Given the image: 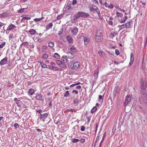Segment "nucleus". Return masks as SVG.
<instances>
[{
    "instance_id": "6ab92c4d",
    "label": "nucleus",
    "mask_w": 147,
    "mask_h": 147,
    "mask_svg": "<svg viewBox=\"0 0 147 147\" xmlns=\"http://www.w3.org/2000/svg\"><path fill=\"white\" fill-rule=\"evenodd\" d=\"M104 5L106 7H108L109 8L112 9L113 7V5L111 3L109 5L107 2H105L104 3Z\"/></svg>"
},
{
    "instance_id": "69168bd1",
    "label": "nucleus",
    "mask_w": 147,
    "mask_h": 147,
    "mask_svg": "<svg viewBox=\"0 0 147 147\" xmlns=\"http://www.w3.org/2000/svg\"><path fill=\"white\" fill-rule=\"evenodd\" d=\"M74 110L73 109H68L67 110V112L71 111L73 112L74 111Z\"/></svg>"
},
{
    "instance_id": "9b49d317",
    "label": "nucleus",
    "mask_w": 147,
    "mask_h": 147,
    "mask_svg": "<svg viewBox=\"0 0 147 147\" xmlns=\"http://www.w3.org/2000/svg\"><path fill=\"white\" fill-rule=\"evenodd\" d=\"M11 15V13H7V12L3 13L0 14V18H3L10 16Z\"/></svg>"
},
{
    "instance_id": "b1692460",
    "label": "nucleus",
    "mask_w": 147,
    "mask_h": 147,
    "mask_svg": "<svg viewBox=\"0 0 147 147\" xmlns=\"http://www.w3.org/2000/svg\"><path fill=\"white\" fill-rule=\"evenodd\" d=\"M53 24L52 23H49V24L47 25L46 26V30H49V29L51 28V27L53 26Z\"/></svg>"
},
{
    "instance_id": "473e14b6",
    "label": "nucleus",
    "mask_w": 147,
    "mask_h": 147,
    "mask_svg": "<svg viewBox=\"0 0 147 147\" xmlns=\"http://www.w3.org/2000/svg\"><path fill=\"white\" fill-rule=\"evenodd\" d=\"M66 8L68 10H70L72 9L73 8L71 6L70 4H67Z\"/></svg>"
},
{
    "instance_id": "3c124183",
    "label": "nucleus",
    "mask_w": 147,
    "mask_h": 147,
    "mask_svg": "<svg viewBox=\"0 0 147 147\" xmlns=\"http://www.w3.org/2000/svg\"><path fill=\"white\" fill-rule=\"evenodd\" d=\"M5 42H3L0 45V48H3V46L5 45Z\"/></svg>"
},
{
    "instance_id": "a878e982",
    "label": "nucleus",
    "mask_w": 147,
    "mask_h": 147,
    "mask_svg": "<svg viewBox=\"0 0 147 147\" xmlns=\"http://www.w3.org/2000/svg\"><path fill=\"white\" fill-rule=\"evenodd\" d=\"M127 19V16H125L123 19L121 20L120 22L121 23H123L125 22L126 20Z\"/></svg>"
},
{
    "instance_id": "603ef678",
    "label": "nucleus",
    "mask_w": 147,
    "mask_h": 147,
    "mask_svg": "<svg viewBox=\"0 0 147 147\" xmlns=\"http://www.w3.org/2000/svg\"><path fill=\"white\" fill-rule=\"evenodd\" d=\"M22 45H24L25 46H27L28 45V43L27 42H23L22 43Z\"/></svg>"
},
{
    "instance_id": "72a5a7b5",
    "label": "nucleus",
    "mask_w": 147,
    "mask_h": 147,
    "mask_svg": "<svg viewBox=\"0 0 147 147\" xmlns=\"http://www.w3.org/2000/svg\"><path fill=\"white\" fill-rule=\"evenodd\" d=\"M98 53L100 56L101 57H103V55L105 54L103 52V51L101 50L99 51Z\"/></svg>"
},
{
    "instance_id": "de8ad7c7",
    "label": "nucleus",
    "mask_w": 147,
    "mask_h": 147,
    "mask_svg": "<svg viewBox=\"0 0 147 147\" xmlns=\"http://www.w3.org/2000/svg\"><path fill=\"white\" fill-rule=\"evenodd\" d=\"M79 141V140L77 139L74 138L72 139V141L74 143H75Z\"/></svg>"
},
{
    "instance_id": "423d86ee",
    "label": "nucleus",
    "mask_w": 147,
    "mask_h": 147,
    "mask_svg": "<svg viewBox=\"0 0 147 147\" xmlns=\"http://www.w3.org/2000/svg\"><path fill=\"white\" fill-rule=\"evenodd\" d=\"M120 88L119 86H117L115 87L113 91V94H114V97H115L117 94L119 93L120 90Z\"/></svg>"
},
{
    "instance_id": "f03ea898",
    "label": "nucleus",
    "mask_w": 147,
    "mask_h": 147,
    "mask_svg": "<svg viewBox=\"0 0 147 147\" xmlns=\"http://www.w3.org/2000/svg\"><path fill=\"white\" fill-rule=\"evenodd\" d=\"M102 34L101 32L98 33V32H96L95 36V40L96 41L99 42L101 41L102 38Z\"/></svg>"
},
{
    "instance_id": "1a4fd4ad",
    "label": "nucleus",
    "mask_w": 147,
    "mask_h": 147,
    "mask_svg": "<svg viewBox=\"0 0 147 147\" xmlns=\"http://www.w3.org/2000/svg\"><path fill=\"white\" fill-rule=\"evenodd\" d=\"M80 66V63L78 62H76L74 63L73 65V67L71 69H78Z\"/></svg>"
},
{
    "instance_id": "a18cd8bd",
    "label": "nucleus",
    "mask_w": 147,
    "mask_h": 147,
    "mask_svg": "<svg viewBox=\"0 0 147 147\" xmlns=\"http://www.w3.org/2000/svg\"><path fill=\"white\" fill-rule=\"evenodd\" d=\"M26 8H21L18 11L19 13H22L25 11V10L26 9Z\"/></svg>"
},
{
    "instance_id": "c03bdc74",
    "label": "nucleus",
    "mask_w": 147,
    "mask_h": 147,
    "mask_svg": "<svg viewBox=\"0 0 147 147\" xmlns=\"http://www.w3.org/2000/svg\"><path fill=\"white\" fill-rule=\"evenodd\" d=\"M134 55L133 53H131L130 55V61H134Z\"/></svg>"
},
{
    "instance_id": "c85d7f7f",
    "label": "nucleus",
    "mask_w": 147,
    "mask_h": 147,
    "mask_svg": "<svg viewBox=\"0 0 147 147\" xmlns=\"http://www.w3.org/2000/svg\"><path fill=\"white\" fill-rule=\"evenodd\" d=\"M38 63H40L41 65L42 68H47V66L45 63H42V62L38 61Z\"/></svg>"
},
{
    "instance_id": "79ce46f5",
    "label": "nucleus",
    "mask_w": 147,
    "mask_h": 147,
    "mask_svg": "<svg viewBox=\"0 0 147 147\" xmlns=\"http://www.w3.org/2000/svg\"><path fill=\"white\" fill-rule=\"evenodd\" d=\"M49 46L51 47H53L54 46V43L52 42H50L49 43Z\"/></svg>"
},
{
    "instance_id": "4d7b16f0",
    "label": "nucleus",
    "mask_w": 147,
    "mask_h": 147,
    "mask_svg": "<svg viewBox=\"0 0 147 147\" xmlns=\"http://www.w3.org/2000/svg\"><path fill=\"white\" fill-rule=\"evenodd\" d=\"M13 126L16 129H17L18 127V123H15L14 124Z\"/></svg>"
},
{
    "instance_id": "4be33fe9",
    "label": "nucleus",
    "mask_w": 147,
    "mask_h": 147,
    "mask_svg": "<svg viewBox=\"0 0 147 147\" xmlns=\"http://www.w3.org/2000/svg\"><path fill=\"white\" fill-rule=\"evenodd\" d=\"M29 32H30V33L31 35H34L35 34H38V33H37L35 30L33 29H30L29 31Z\"/></svg>"
},
{
    "instance_id": "5fc2aeb1",
    "label": "nucleus",
    "mask_w": 147,
    "mask_h": 147,
    "mask_svg": "<svg viewBox=\"0 0 147 147\" xmlns=\"http://www.w3.org/2000/svg\"><path fill=\"white\" fill-rule=\"evenodd\" d=\"M104 98V96H102L101 95H100L99 96V99L100 100H101L102 101H103V100Z\"/></svg>"
},
{
    "instance_id": "09e8293b",
    "label": "nucleus",
    "mask_w": 147,
    "mask_h": 147,
    "mask_svg": "<svg viewBox=\"0 0 147 147\" xmlns=\"http://www.w3.org/2000/svg\"><path fill=\"white\" fill-rule=\"evenodd\" d=\"M47 48V46H43L42 47V52H45L46 51H45V50Z\"/></svg>"
},
{
    "instance_id": "bf43d9fd",
    "label": "nucleus",
    "mask_w": 147,
    "mask_h": 147,
    "mask_svg": "<svg viewBox=\"0 0 147 147\" xmlns=\"http://www.w3.org/2000/svg\"><path fill=\"white\" fill-rule=\"evenodd\" d=\"M85 127L84 126H82L81 128V130L82 131H84L85 130Z\"/></svg>"
},
{
    "instance_id": "4468645a",
    "label": "nucleus",
    "mask_w": 147,
    "mask_h": 147,
    "mask_svg": "<svg viewBox=\"0 0 147 147\" xmlns=\"http://www.w3.org/2000/svg\"><path fill=\"white\" fill-rule=\"evenodd\" d=\"M16 28V26L11 23L7 27V30L11 31Z\"/></svg>"
},
{
    "instance_id": "a19ab883",
    "label": "nucleus",
    "mask_w": 147,
    "mask_h": 147,
    "mask_svg": "<svg viewBox=\"0 0 147 147\" xmlns=\"http://www.w3.org/2000/svg\"><path fill=\"white\" fill-rule=\"evenodd\" d=\"M48 57V54H43L42 55V57L44 59H47Z\"/></svg>"
},
{
    "instance_id": "0e129e2a",
    "label": "nucleus",
    "mask_w": 147,
    "mask_h": 147,
    "mask_svg": "<svg viewBox=\"0 0 147 147\" xmlns=\"http://www.w3.org/2000/svg\"><path fill=\"white\" fill-rule=\"evenodd\" d=\"M72 92H74L75 94H78V92L76 90H73Z\"/></svg>"
},
{
    "instance_id": "412c9836",
    "label": "nucleus",
    "mask_w": 147,
    "mask_h": 147,
    "mask_svg": "<svg viewBox=\"0 0 147 147\" xmlns=\"http://www.w3.org/2000/svg\"><path fill=\"white\" fill-rule=\"evenodd\" d=\"M94 8H93L92 6L90 7H89L90 11L93 12L95 11L96 13H97L99 11L98 9H95Z\"/></svg>"
},
{
    "instance_id": "5701e85b",
    "label": "nucleus",
    "mask_w": 147,
    "mask_h": 147,
    "mask_svg": "<svg viewBox=\"0 0 147 147\" xmlns=\"http://www.w3.org/2000/svg\"><path fill=\"white\" fill-rule=\"evenodd\" d=\"M119 27V30H121L122 29H123L125 28H126V24H122L121 25H119L118 26Z\"/></svg>"
},
{
    "instance_id": "f3484780",
    "label": "nucleus",
    "mask_w": 147,
    "mask_h": 147,
    "mask_svg": "<svg viewBox=\"0 0 147 147\" xmlns=\"http://www.w3.org/2000/svg\"><path fill=\"white\" fill-rule=\"evenodd\" d=\"M73 103L75 105L77 106L79 103V101L78 98H75L73 100Z\"/></svg>"
},
{
    "instance_id": "052dcab7",
    "label": "nucleus",
    "mask_w": 147,
    "mask_h": 147,
    "mask_svg": "<svg viewBox=\"0 0 147 147\" xmlns=\"http://www.w3.org/2000/svg\"><path fill=\"white\" fill-rule=\"evenodd\" d=\"M77 3V1L76 0H73L72 2L73 5L76 4Z\"/></svg>"
},
{
    "instance_id": "a211bd4d",
    "label": "nucleus",
    "mask_w": 147,
    "mask_h": 147,
    "mask_svg": "<svg viewBox=\"0 0 147 147\" xmlns=\"http://www.w3.org/2000/svg\"><path fill=\"white\" fill-rule=\"evenodd\" d=\"M67 39L69 43H73V39L71 36H68L67 37Z\"/></svg>"
},
{
    "instance_id": "e2e57ef3",
    "label": "nucleus",
    "mask_w": 147,
    "mask_h": 147,
    "mask_svg": "<svg viewBox=\"0 0 147 147\" xmlns=\"http://www.w3.org/2000/svg\"><path fill=\"white\" fill-rule=\"evenodd\" d=\"M36 112H38L39 113V114L40 115V114H42L41 113V112L42 111V110L41 109H40L39 110H36Z\"/></svg>"
},
{
    "instance_id": "9d476101",
    "label": "nucleus",
    "mask_w": 147,
    "mask_h": 147,
    "mask_svg": "<svg viewBox=\"0 0 147 147\" xmlns=\"http://www.w3.org/2000/svg\"><path fill=\"white\" fill-rule=\"evenodd\" d=\"M7 61V57H5L0 62V65L1 66L2 65L6 64Z\"/></svg>"
},
{
    "instance_id": "6e6552de",
    "label": "nucleus",
    "mask_w": 147,
    "mask_h": 147,
    "mask_svg": "<svg viewBox=\"0 0 147 147\" xmlns=\"http://www.w3.org/2000/svg\"><path fill=\"white\" fill-rule=\"evenodd\" d=\"M35 98L37 100H44L45 97L44 96L41 94H38L36 95Z\"/></svg>"
},
{
    "instance_id": "49530a36",
    "label": "nucleus",
    "mask_w": 147,
    "mask_h": 147,
    "mask_svg": "<svg viewBox=\"0 0 147 147\" xmlns=\"http://www.w3.org/2000/svg\"><path fill=\"white\" fill-rule=\"evenodd\" d=\"M117 34V32L116 31L113 32H111V35L113 37L115 36Z\"/></svg>"
},
{
    "instance_id": "680f3d73",
    "label": "nucleus",
    "mask_w": 147,
    "mask_h": 147,
    "mask_svg": "<svg viewBox=\"0 0 147 147\" xmlns=\"http://www.w3.org/2000/svg\"><path fill=\"white\" fill-rule=\"evenodd\" d=\"M108 24H109V25H111V26H112L113 25V22L111 21H108Z\"/></svg>"
},
{
    "instance_id": "dca6fc26",
    "label": "nucleus",
    "mask_w": 147,
    "mask_h": 147,
    "mask_svg": "<svg viewBox=\"0 0 147 147\" xmlns=\"http://www.w3.org/2000/svg\"><path fill=\"white\" fill-rule=\"evenodd\" d=\"M131 99L130 97L128 96H126V100L124 103V105L126 106L131 101Z\"/></svg>"
},
{
    "instance_id": "7ed1b4c3",
    "label": "nucleus",
    "mask_w": 147,
    "mask_h": 147,
    "mask_svg": "<svg viewBox=\"0 0 147 147\" xmlns=\"http://www.w3.org/2000/svg\"><path fill=\"white\" fill-rule=\"evenodd\" d=\"M73 19L71 20L72 23H75L77 21V20L80 17L79 12H78L76 14L72 16Z\"/></svg>"
},
{
    "instance_id": "2f4dec72",
    "label": "nucleus",
    "mask_w": 147,
    "mask_h": 147,
    "mask_svg": "<svg viewBox=\"0 0 147 147\" xmlns=\"http://www.w3.org/2000/svg\"><path fill=\"white\" fill-rule=\"evenodd\" d=\"M116 14L118 17H121L123 16V15L121 13L117 11L116 12Z\"/></svg>"
},
{
    "instance_id": "864d4df0",
    "label": "nucleus",
    "mask_w": 147,
    "mask_h": 147,
    "mask_svg": "<svg viewBox=\"0 0 147 147\" xmlns=\"http://www.w3.org/2000/svg\"><path fill=\"white\" fill-rule=\"evenodd\" d=\"M97 13L98 14V16L100 18V19L101 20H102V19L101 17V14L100 13V11H98V12H97Z\"/></svg>"
},
{
    "instance_id": "0eeeda50",
    "label": "nucleus",
    "mask_w": 147,
    "mask_h": 147,
    "mask_svg": "<svg viewBox=\"0 0 147 147\" xmlns=\"http://www.w3.org/2000/svg\"><path fill=\"white\" fill-rule=\"evenodd\" d=\"M48 114L45 113L43 114H40L39 117L41 119H42V121L44 122L45 119L48 117Z\"/></svg>"
},
{
    "instance_id": "ddd939ff",
    "label": "nucleus",
    "mask_w": 147,
    "mask_h": 147,
    "mask_svg": "<svg viewBox=\"0 0 147 147\" xmlns=\"http://www.w3.org/2000/svg\"><path fill=\"white\" fill-rule=\"evenodd\" d=\"M56 63L61 67H64L65 66V64L64 62L61 61L57 60L56 61Z\"/></svg>"
},
{
    "instance_id": "e433bc0d",
    "label": "nucleus",
    "mask_w": 147,
    "mask_h": 147,
    "mask_svg": "<svg viewBox=\"0 0 147 147\" xmlns=\"http://www.w3.org/2000/svg\"><path fill=\"white\" fill-rule=\"evenodd\" d=\"M17 105L18 107H20L22 104V102L21 101L18 100L16 102Z\"/></svg>"
},
{
    "instance_id": "20e7f679",
    "label": "nucleus",
    "mask_w": 147,
    "mask_h": 147,
    "mask_svg": "<svg viewBox=\"0 0 147 147\" xmlns=\"http://www.w3.org/2000/svg\"><path fill=\"white\" fill-rule=\"evenodd\" d=\"M141 94L142 100H147V95L146 92V91L144 90H142L141 91Z\"/></svg>"
},
{
    "instance_id": "39448f33",
    "label": "nucleus",
    "mask_w": 147,
    "mask_h": 147,
    "mask_svg": "<svg viewBox=\"0 0 147 147\" xmlns=\"http://www.w3.org/2000/svg\"><path fill=\"white\" fill-rule=\"evenodd\" d=\"M79 13L80 17L84 18H86L90 16V15L88 13L83 11H80Z\"/></svg>"
},
{
    "instance_id": "f257e3e1",
    "label": "nucleus",
    "mask_w": 147,
    "mask_h": 147,
    "mask_svg": "<svg viewBox=\"0 0 147 147\" xmlns=\"http://www.w3.org/2000/svg\"><path fill=\"white\" fill-rule=\"evenodd\" d=\"M147 87V83L143 78H142L140 81V88L142 90L146 89Z\"/></svg>"
},
{
    "instance_id": "338daca9",
    "label": "nucleus",
    "mask_w": 147,
    "mask_h": 147,
    "mask_svg": "<svg viewBox=\"0 0 147 147\" xmlns=\"http://www.w3.org/2000/svg\"><path fill=\"white\" fill-rule=\"evenodd\" d=\"M81 87L79 85L76 86V88L77 89L80 90L81 88Z\"/></svg>"
},
{
    "instance_id": "13d9d810",
    "label": "nucleus",
    "mask_w": 147,
    "mask_h": 147,
    "mask_svg": "<svg viewBox=\"0 0 147 147\" xmlns=\"http://www.w3.org/2000/svg\"><path fill=\"white\" fill-rule=\"evenodd\" d=\"M62 16V14H61L59 15H58L57 17V20H59L60 19Z\"/></svg>"
},
{
    "instance_id": "aec40b11",
    "label": "nucleus",
    "mask_w": 147,
    "mask_h": 147,
    "mask_svg": "<svg viewBox=\"0 0 147 147\" xmlns=\"http://www.w3.org/2000/svg\"><path fill=\"white\" fill-rule=\"evenodd\" d=\"M84 43L85 45L88 44L90 40V39L88 37H84Z\"/></svg>"
},
{
    "instance_id": "7c9ffc66",
    "label": "nucleus",
    "mask_w": 147,
    "mask_h": 147,
    "mask_svg": "<svg viewBox=\"0 0 147 147\" xmlns=\"http://www.w3.org/2000/svg\"><path fill=\"white\" fill-rule=\"evenodd\" d=\"M53 57L56 59H59L60 57L59 55L57 53H55L54 54Z\"/></svg>"
},
{
    "instance_id": "cd10ccee",
    "label": "nucleus",
    "mask_w": 147,
    "mask_h": 147,
    "mask_svg": "<svg viewBox=\"0 0 147 147\" xmlns=\"http://www.w3.org/2000/svg\"><path fill=\"white\" fill-rule=\"evenodd\" d=\"M21 17H23V19H24V20H28L31 19V17L30 16H28L24 15H22Z\"/></svg>"
},
{
    "instance_id": "774afa93",
    "label": "nucleus",
    "mask_w": 147,
    "mask_h": 147,
    "mask_svg": "<svg viewBox=\"0 0 147 147\" xmlns=\"http://www.w3.org/2000/svg\"><path fill=\"white\" fill-rule=\"evenodd\" d=\"M55 71H57L58 70V68L57 67H53V69Z\"/></svg>"
},
{
    "instance_id": "393cba45",
    "label": "nucleus",
    "mask_w": 147,
    "mask_h": 147,
    "mask_svg": "<svg viewBox=\"0 0 147 147\" xmlns=\"http://www.w3.org/2000/svg\"><path fill=\"white\" fill-rule=\"evenodd\" d=\"M67 53L69 55L68 57L69 59H72L74 58L73 54L71 52H67Z\"/></svg>"
},
{
    "instance_id": "c756f323",
    "label": "nucleus",
    "mask_w": 147,
    "mask_h": 147,
    "mask_svg": "<svg viewBox=\"0 0 147 147\" xmlns=\"http://www.w3.org/2000/svg\"><path fill=\"white\" fill-rule=\"evenodd\" d=\"M72 52H76L77 51V50L76 49V47H74V46H72L70 48Z\"/></svg>"
},
{
    "instance_id": "6e6d98bb",
    "label": "nucleus",
    "mask_w": 147,
    "mask_h": 147,
    "mask_svg": "<svg viewBox=\"0 0 147 147\" xmlns=\"http://www.w3.org/2000/svg\"><path fill=\"white\" fill-rule=\"evenodd\" d=\"M9 39H10L11 38H14V36L12 34H10L9 36Z\"/></svg>"
},
{
    "instance_id": "f704fd0d",
    "label": "nucleus",
    "mask_w": 147,
    "mask_h": 147,
    "mask_svg": "<svg viewBox=\"0 0 147 147\" xmlns=\"http://www.w3.org/2000/svg\"><path fill=\"white\" fill-rule=\"evenodd\" d=\"M132 21H130L127 23H126V28H130L131 27V24H132Z\"/></svg>"
},
{
    "instance_id": "2eb2a0df",
    "label": "nucleus",
    "mask_w": 147,
    "mask_h": 147,
    "mask_svg": "<svg viewBox=\"0 0 147 147\" xmlns=\"http://www.w3.org/2000/svg\"><path fill=\"white\" fill-rule=\"evenodd\" d=\"M98 72H99V69H98V68H97L94 71V79L95 80H96L97 79V78H98Z\"/></svg>"
},
{
    "instance_id": "58836bf2",
    "label": "nucleus",
    "mask_w": 147,
    "mask_h": 147,
    "mask_svg": "<svg viewBox=\"0 0 147 147\" xmlns=\"http://www.w3.org/2000/svg\"><path fill=\"white\" fill-rule=\"evenodd\" d=\"M66 56H63L61 58V59L63 61H64V62L66 63L67 62V60L66 59Z\"/></svg>"
},
{
    "instance_id": "4c0bfd02",
    "label": "nucleus",
    "mask_w": 147,
    "mask_h": 147,
    "mask_svg": "<svg viewBox=\"0 0 147 147\" xmlns=\"http://www.w3.org/2000/svg\"><path fill=\"white\" fill-rule=\"evenodd\" d=\"M97 108L96 106L94 107L91 110V112L93 113L95 111L97 110Z\"/></svg>"
},
{
    "instance_id": "37998d69",
    "label": "nucleus",
    "mask_w": 147,
    "mask_h": 147,
    "mask_svg": "<svg viewBox=\"0 0 147 147\" xmlns=\"http://www.w3.org/2000/svg\"><path fill=\"white\" fill-rule=\"evenodd\" d=\"M70 95V94L69 93V91H67L64 93V97H66Z\"/></svg>"
},
{
    "instance_id": "f8f14e48",
    "label": "nucleus",
    "mask_w": 147,
    "mask_h": 147,
    "mask_svg": "<svg viewBox=\"0 0 147 147\" xmlns=\"http://www.w3.org/2000/svg\"><path fill=\"white\" fill-rule=\"evenodd\" d=\"M70 30L71 33L74 35H76L78 31V29L76 27H75L74 28H71Z\"/></svg>"
},
{
    "instance_id": "ea45409f",
    "label": "nucleus",
    "mask_w": 147,
    "mask_h": 147,
    "mask_svg": "<svg viewBox=\"0 0 147 147\" xmlns=\"http://www.w3.org/2000/svg\"><path fill=\"white\" fill-rule=\"evenodd\" d=\"M44 18L43 17H42L41 18H35L34 19V21L35 22H37V21H41L42 20L44 19Z\"/></svg>"
},
{
    "instance_id": "c9c22d12",
    "label": "nucleus",
    "mask_w": 147,
    "mask_h": 147,
    "mask_svg": "<svg viewBox=\"0 0 147 147\" xmlns=\"http://www.w3.org/2000/svg\"><path fill=\"white\" fill-rule=\"evenodd\" d=\"M6 67L8 69H11L13 68V67L12 65V64L10 63L6 65Z\"/></svg>"
},
{
    "instance_id": "bb28decb",
    "label": "nucleus",
    "mask_w": 147,
    "mask_h": 147,
    "mask_svg": "<svg viewBox=\"0 0 147 147\" xmlns=\"http://www.w3.org/2000/svg\"><path fill=\"white\" fill-rule=\"evenodd\" d=\"M34 92V90L32 88H30L29 90L28 93L31 95H32Z\"/></svg>"
},
{
    "instance_id": "8fccbe9b",
    "label": "nucleus",
    "mask_w": 147,
    "mask_h": 147,
    "mask_svg": "<svg viewBox=\"0 0 147 147\" xmlns=\"http://www.w3.org/2000/svg\"><path fill=\"white\" fill-rule=\"evenodd\" d=\"M115 52L116 54L117 55H119L120 53L119 51L117 49H116L115 50Z\"/></svg>"
}]
</instances>
